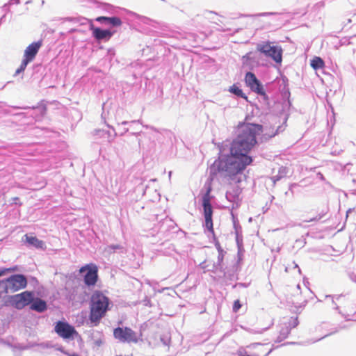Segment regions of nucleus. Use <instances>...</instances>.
Masks as SVG:
<instances>
[{
    "label": "nucleus",
    "instance_id": "a211bd4d",
    "mask_svg": "<svg viewBox=\"0 0 356 356\" xmlns=\"http://www.w3.org/2000/svg\"><path fill=\"white\" fill-rule=\"evenodd\" d=\"M129 15L134 18V19L137 20L139 23L155 27V22L147 17L140 15L134 12H129Z\"/></svg>",
    "mask_w": 356,
    "mask_h": 356
},
{
    "label": "nucleus",
    "instance_id": "c85d7f7f",
    "mask_svg": "<svg viewBox=\"0 0 356 356\" xmlns=\"http://www.w3.org/2000/svg\"><path fill=\"white\" fill-rule=\"evenodd\" d=\"M8 293H10V292H9L8 286L6 282V278L0 280V294Z\"/></svg>",
    "mask_w": 356,
    "mask_h": 356
},
{
    "label": "nucleus",
    "instance_id": "69168bd1",
    "mask_svg": "<svg viewBox=\"0 0 356 356\" xmlns=\"http://www.w3.org/2000/svg\"><path fill=\"white\" fill-rule=\"evenodd\" d=\"M352 182H353V184L354 185H355V186H356V179H353L352 180Z\"/></svg>",
    "mask_w": 356,
    "mask_h": 356
},
{
    "label": "nucleus",
    "instance_id": "13d9d810",
    "mask_svg": "<svg viewBox=\"0 0 356 356\" xmlns=\"http://www.w3.org/2000/svg\"><path fill=\"white\" fill-rule=\"evenodd\" d=\"M325 213H321L319 214H318L316 216H321V219L324 216Z\"/></svg>",
    "mask_w": 356,
    "mask_h": 356
},
{
    "label": "nucleus",
    "instance_id": "4be33fe9",
    "mask_svg": "<svg viewBox=\"0 0 356 356\" xmlns=\"http://www.w3.org/2000/svg\"><path fill=\"white\" fill-rule=\"evenodd\" d=\"M99 8H101L103 10L106 11V13L112 15H118L120 12L122 10L120 8L115 7L111 4L106 3H101Z\"/></svg>",
    "mask_w": 356,
    "mask_h": 356
},
{
    "label": "nucleus",
    "instance_id": "6ab92c4d",
    "mask_svg": "<svg viewBox=\"0 0 356 356\" xmlns=\"http://www.w3.org/2000/svg\"><path fill=\"white\" fill-rule=\"evenodd\" d=\"M14 108L17 109H29L31 108L33 110H35L40 113V117H43L46 113L47 111V106L43 103V101H41L38 104L37 106H24V107H18V106H13Z\"/></svg>",
    "mask_w": 356,
    "mask_h": 356
},
{
    "label": "nucleus",
    "instance_id": "1a4fd4ad",
    "mask_svg": "<svg viewBox=\"0 0 356 356\" xmlns=\"http://www.w3.org/2000/svg\"><path fill=\"white\" fill-rule=\"evenodd\" d=\"M79 273L83 277L86 285L88 286L95 285L98 279V269L96 265L87 264L80 268Z\"/></svg>",
    "mask_w": 356,
    "mask_h": 356
},
{
    "label": "nucleus",
    "instance_id": "052dcab7",
    "mask_svg": "<svg viewBox=\"0 0 356 356\" xmlns=\"http://www.w3.org/2000/svg\"><path fill=\"white\" fill-rule=\"evenodd\" d=\"M6 17V15H3L1 18H0V22L1 23L2 21L3 20V19L5 18Z\"/></svg>",
    "mask_w": 356,
    "mask_h": 356
},
{
    "label": "nucleus",
    "instance_id": "f8f14e48",
    "mask_svg": "<svg viewBox=\"0 0 356 356\" xmlns=\"http://www.w3.org/2000/svg\"><path fill=\"white\" fill-rule=\"evenodd\" d=\"M55 332L64 339H73L77 332L67 322L59 321L54 327Z\"/></svg>",
    "mask_w": 356,
    "mask_h": 356
},
{
    "label": "nucleus",
    "instance_id": "5701e85b",
    "mask_svg": "<svg viewBox=\"0 0 356 356\" xmlns=\"http://www.w3.org/2000/svg\"><path fill=\"white\" fill-rule=\"evenodd\" d=\"M291 332L290 327H288L286 325L283 324V326L281 327L279 335L275 341V343H280L286 339L289 334Z\"/></svg>",
    "mask_w": 356,
    "mask_h": 356
},
{
    "label": "nucleus",
    "instance_id": "e2e57ef3",
    "mask_svg": "<svg viewBox=\"0 0 356 356\" xmlns=\"http://www.w3.org/2000/svg\"><path fill=\"white\" fill-rule=\"evenodd\" d=\"M318 175L320 176V178L321 179H324V177H323V175L321 173H318Z\"/></svg>",
    "mask_w": 356,
    "mask_h": 356
},
{
    "label": "nucleus",
    "instance_id": "0e129e2a",
    "mask_svg": "<svg viewBox=\"0 0 356 356\" xmlns=\"http://www.w3.org/2000/svg\"><path fill=\"white\" fill-rule=\"evenodd\" d=\"M241 30V29H237L235 30L234 33H238Z\"/></svg>",
    "mask_w": 356,
    "mask_h": 356
},
{
    "label": "nucleus",
    "instance_id": "8fccbe9b",
    "mask_svg": "<svg viewBox=\"0 0 356 356\" xmlns=\"http://www.w3.org/2000/svg\"><path fill=\"white\" fill-rule=\"evenodd\" d=\"M161 340L165 346H167L168 344L169 339H165L164 337H161Z\"/></svg>",
    "mask_w": 356,
    "mask_h": 356
},
{
    "label": "nucleus",
    "instance_id": "79ce46f5",
    "mask_svg": "<svg viewBox=\"0 0 356 356\" xmlns=\"http://www.w3.org/2000/svg\"><path fill=\"white\" fill-rule=\"evenodd\" d=\"M12 204H17V205H22V203L19 202V198L17 197H15L12 198Z\"/></svg>",
    "mask_w": 356,
    "mask_h": 356
},
{
    "label": "nucleus",
    "instance_id": "f257e3e1",
    "mask_svg": "<svg viewBox=\"0 0 356 356\" xmlns=\"http://www.w3.org/2000/svg\"><path fill=\"white\" fill-rule=\"evenodd\" d=\"M253 162L252 156L239 152H234L227 144L219 145V156L209 168V179L213 181L220 175L235 180L246 167Z\"/></svg>",
    "mask_w": 356,
    "mask_h": 356
},
{
    "label": "nucleus",
    "instance_id": "ddd939ff",
    "mask_svg": "<svg viewBox=\"0 0 356 356\" xmlns=\"http://www.w3.org/2000/svg\"><path fill=\"white\" fill-rule=\"evenodd\" d=\"M42 45V40H38L30 44L24 51L23 60L27 62L28 63L33 61Z\"/></svg>",
    "mask_w": 356,
    "mask_h": 356
},
{
    "label": "nucleus",
    "instance_id": "864d4df0",
    "mask_svg": "<svg viewBox=\"0 0 356 356\" xmlns=\"http://www.w3.org/2000/svg\"><path fill=\"white\" fill-rule=\"evenodd\" d=\"M206 264V262H205V261L202 262V263L200 264V268H202V269H206L207 266H206V264Z\"/></svg>",
    "mask_w": 356,
    "mask_h": 356
},
{
    "label": "nucleus",
    "instance_id": "0eeeda50",
    "mask_svg": "<svg viewBox=\"0 0 356 356\" xmlns=\"http://www.w3.org/2000/svg\"><path fill=\"white\" fill-rule=\"evenodd\" d=\"M113 336L119 341L127 343H136L140 339L137 333L129 327H118L115 328Z\"/></svg>",
    "mask_w": 356,
    "mask_h": 356
},
{
    "label": "nucleus",
    "instance_id": "20e7f679",
    "mask_svg": "<svg viewBox=\"0 0 356 356\" xmlns=\"http://www.w3.org/2000/svg\"><path fill=\"white\" fill-rule=\"evenodd\" d=\"M124 114V111L122 108H118L115 110H111L108 111V118H106L104 111L102 114V118L104 120V122L106 124L107 127L112 129L113 134H111L109 131L104 130H96L95 134L99 136H104V135H107L108 140L111 141L113 140V138L117 136V132L115 129L113 127V124H117L118 127L120 125H127V124H134L140 122V120H132V121H127L123 120V115Z\"/></svg>",
    "mask_w": 356,
    "mask_h": 356
},
{
    "label": "nucleus",
    "instance_id": "393cba45",
    "mask_svg": "<svg viewBox=\"0 0 356 356\" xmlns=\"http://www.w3.org/2000/svg\"><path fill=\"white\" fill-rule=\"evenodd\" d=\"M226 252L225 251L218 252L217 262L213 264V268H216L219 269L220 273H223L225 274V268L222 266V261L224 259V256Z\"/></svg>",
    "mask_w": 356,
    "mask_h": 356
},
{
    "label": "nucleus",
    "instance_id": "4c0bfd02",
    "mask_svg": "<svg viewBox=\"0 0 356 356\" xmlns=\"http://www.w3.org/2000/svg\"><path fill=\"white\" fill-rule=\"evenodd\" d=\"M278 347H279V346H275L274 345H273V348L271 349H270L264 356H268L274 349L277 348ZM249 356H260V355L257 353H254V354H252V355L250 354Z\"/></svg>",
    "mask_w": 356,
    "mask_h": 356
},
{
    "label": "nucleus",
    "instance_id": "f704fd0d",
    "mask_svg": "<svg viewBox=\"0 0 356 356\" xmlns=\"http://www.w3.org/2000/svg\"><path fill=\"white\" fill-rule=\"evenodd\" d=\"M250 354H248L246 351V350L241 347L237 350V355L238 356H249Z\"/></svg>",
    "mask_w": 356,
    "mask_h": 356
},
{
    "label": "nucleus",
    "instance_id": "aec40b11",
    "mask_svg": "<svg viewBox=\"0 0 356 356\" xmlns=\"http://www.w3.org/2000/svg\"><path fill=\"white\" fill-rule=\"evenodd\" d=\"M286 118H285L284 120V122L281 125H279L276 129L274 131V128H273V130L272 131H266L264 135H263V137L265 138V139H270L273 137H275V136L278 135L279 134L283 132L285 129V127H286V125H284V124L286 123Z\"/></svg>",
    "mask_w": 356,
    "mask_h": 356
},
{
    "label": "nucleus",
    "instance_id": "e433bc0d",
    "mask_svg": "<svg viewBox=\"0 0 356 356\" xmlns=\"http://www.w3.org/2000/svg\"><path fill=\"white\" fill-rule=\"evenodd\" d=\"M143 305L147 307H152L150 298L147 296H145V298L142 300Z\"/></svg>",
    "mask_w": 356,
    "mask_h": 356
},
{
    "label": "nucleus",
    "instance_id": "dca6fc26",
    "mask_svg": "<svg viewBox=\"0 0 356 356\" xmlns=\"http://www.w3.org/2000/svg\"><path fill=\"white\" fill-rule=\"evenodd\" d=\"M96 22L106 25H110L111 27H118L122 24V20L118 17H106L100 16L95 19Z\"/></svg>",
    "mask_w": 356,
    "mask_h": 356
},
{
    "label": "nucleus",
    "instance_id": "c9c22d12",
    "mask_svg": "<svg viewBox=\"0 0 356 356\" xmlns=\"http://www.w3.org/2000/svg\"><path fill=\"white\" fill-rule=\"evenodd\" d=\"M235 234H236V241L238 246L239 247L243 241L242 234H241V233H239L238 232H237V233H235Z\"/></svg>",
    "mask_w": 356,
    "mask_h": 356
},
{
    "label": "nucleus",
    "instance_id": "f03ea898",
    "mask_svg": "<svg viewBox=\"0 0 356 356\" xmlns=\"http://www.w3.org/2000/svg\"><path fill=\"white\" fill-rule=\"evenodd\" d=\"M263 131V126L254 123H243L237 130V136L230 142L222 143L227 144L234 152L249 154L251 149L257 143V136Z\"/></svg>",
    "mask_w": 356,
    "mask_h": 356
},
{
    "label": "nucleus",
    "instance_id": "9d476101",
    "mask_svg": "<svg viewBox=\"0 0 356 356\" xmlns=\"http://www.w3.org/2000/svg\"><path fill=\"white\" fill-rule=\"evenodd\" d=\"M34 292L25 291L20 293L12 296L10 302L16 309H22L26 306H31V302L33 300Z\"/></svg>",
    "mask_w": 356,
    "mask_h": 356
},
{
    "label": "nucleus",
    "instance_id": "603ef678",
    "mask_svg": "<svg viewBox=\"0 0 356 356\" xmlns=\"http://www.w3.org/2000/svg\"><path fill=\"white\" fill-rule=\"evenodd\" d=\"M295 344H298V343H297V342H286V343H284L283 344H282L281 346H286V345H295Z\"/></svg>",
    "mask_w": 356,
    "mask_h": 356
},
{
    "label": "nucleus",
    "instance_id": "473e14b6",
    "mask_svg": "<svg viewBox=\"0 0 356 356\" xmlns=\"http://www.w3.org/2000/svg\"><path fill=\"white\" fill-rule=\"evenodd\" d=\"M242 305L239 300H236L234 302L232 310L234 312H237L241 307Z\"/></svg>",
    "mask_w": 356,
    "mask_h": 356
},
{
    "label": "nucleus",
    "instance_id": "6e6552de",
    "mask_svg": "<svg viewBox=\"0 0 356 356\" xmlns=\"http://www.w3.org/2000/svg\"><path fill=\"white\" fill-rule=\"evenodd\" d=\"M257 50L267 57L271 58L275 63L282 60V49L278 46H271L268 42L258 44Z\"/></svg>",
    "mask_w": 356,
    "mask_h": 356
},
{
    "label": "nucleus",
    "instance_id": "2eb2a0df",
    "mask_svg": "<svg viewBox=\"0 0 356 356\" xmlns=\"http://www.w3.org/2000/svg\"><path fill=\"white\" fill-rule=\"evenodd\" d=\"M92 36L98 41L108 40L114 32L109 29H102L99 27H94L92 25Z\"/></svg>",
    "mask_w": 356,
    "mask_h": 356
},
{
    "label": "nucleus",
    "instance_id": "a18cd8bd",
    "mask_svg": "<svg viewBox=\"0 0 356 356\" xmlns=\"http://www.w3.org/2000/svg\"><path fill=\"white\" fill-rule=\"evenodd\" d=\"M250 285V284H247V283H241V282H238V283H236L234 287H236V286H241V287H248V286Z\"/></svg>",
    "mask_w": 356,
    "mask_h": 356
},
{
    "label": "nucleus",
    "instance_id": "412c9836",
    "mask_svg": "<svg viewBox=\"0 0 356 356\" xmlns=\"http://www.w3.org/2000/svg\"><path fill=\"white\" fill-rule=\"evenodd\" d=\"M343 296L342 294L340 295H326L325 296V300L329 301V305L332 306L334 309L339 312V314H341V312L339 311V307L337 306L336 301L339 300L341 298H342Z\"/></svg>",
    "mask_w": 356,
    "mask_h": 356
},
{
    "label": "nucleus",
    "instance_id": "7ed1b4c3",
    "mask_svg": "<svg viewBox=\"0 0 356 356\" xmlns=\"http://www.w3.org/2000/svg\"><path fill=\"white\" fill-rule=\"evenodd\" d=\"M110 299L99 290L95 291L90 297L89 321L92 326L99 325L109 310Z\"/></svg>",
    "mask_w": 356,
    "mask_h": 356
},
{
    "label": "nucleus",
    "instance_id": "774afa93",
    "mask_svg": "<svg viewBox=\"0 0 356 356\" xmlns=\"http://www.w3.org/2000/svg\"><path fill=\"white\" fill-rule=\"evenodd\" d=\"M24 113H17V115H24Z\"/></svg>",
    "mask_w": 356,
    "mask_h": 356
},
{
    "label": "nucleus",
    "instance_id": "de8ad7c7",
    "mask_svg": "<svg viewBox=\"0 0 356 356\" xmlns=\"http://www.w3.org/2000/svg\"><path fill=\"white\" fill-rule=\"evenodd\" d=\"M273 13H261L255 15L254 16H269L273 15Z\"/></svg>",
    "mask_w": 356,
    "mask_h": 356
},
{
    "label": "nucleus",
    "instance_id": "c756f323",
    "mask_svg": "<svg viewBox=\"0 0 356 356\" xmlns=\"http://www.w3.org/2000/svg\"><path fill=\"white\" fill-rule=\"evenodd\" d=\"M17 270V266H13L11 268H0V277L5 275L6 273L9 272H14Z\"/></svg>",
    "mask_w": 356,
    "mask_h": 356
},
{
    "label": "nucleus",
    "instance_id": "5fc2aeb1",
    "mask_svg": "<svg viewBox=\"0 0 356 356\" xmlns=\"http://www.w3.org/2000/svg\"><path fill=\"white\" fill-rule=\"evenodd\" d=\"M208 271H211L212 273H216L217 271H219V269H217L216 268H213L212 269H208Z\"/></svg>",
    "mask_w": 356,
    "mask_h": 356
},
{
    "label": "nucleus",
    "instance_id": "58836bf2",
    "mask_svg": "<svg viewBox=\"0 0 356 356\" xmlns=\"http://www.w3.org/2000/svg\"><path fill=\"white\" fill-rule=\"evenodd\" d=\"M348 275L351 281L356 283V273L354 272H348Z\"/></svg>",
    "mask_w": 356,
    "mask_h": 356
},
{
    "label": "nucleus",
    "instance_id": "b1692460",
    "mask_svg": "<svg viewBox=\"0 0 356 356\" xmlns=\"http://www.w3.org/2000/svg\"><path fill=\"white\" fill-rule=\"evenodd\" d=\"M229 92L232 94L234 95L237 97H241L244 99H247L248 97L243 92V90L237 86L236 84L232 85L229 88Z\"/></svg>",
    "mask_w": 356,
    "mask_h": 356
},
{
    "label": "nucleus",
    "instance_id": "4468645a",
    "mask_svg": "<svg viewBox=\"0 0 356 356\" xmlns=\"http://www.w3.org/2000/svg\"><path fill=\"white\" fill-rule=\"evenodd\" d=\"M23 241L29 248H34L38 250H44L47 248L45 243L38 239L36 236L26 234L23 236Z\"/></svg>",
    "mask_w": 356,
    "mask_h": 356
},
{
    "label": "nucleus",
    "instance_id": "c03bdc74",
    "mask_svg": "<svg viewBox=\"0 0 356 356\" xmlns=\"http://www.w3.org/2000/svg\"><path fill=\"white\" fill-rule=\"evenodd\" d=\"M9 7H10V5L7 3H5L2 7H1V10L3 12H5V13H7L9 11Z\"/></svg>",
    "mask_w": 356,
    "mask_h": 356
},
{
    "label": "nucleus",
    "instance_id": "a878e982",
    "mask_svg": "<svg viewBox=\"0 0 356 356\" xmlns=\"http://www.w3.org/2000/svg\"><path fill=\"white\" fill-rule=\"evenodd\" d=\"M324 61L320 57H315L311 60V66L314 70H319L324 67Z\"/></svg>",
    "mask_w": 356,
    "mask_h": 356
},
{
    "label": "nucleus",
    "instance_id": "ea45409f",
    "mask_svg": "<svg viewBox=\"0 0 356 356\" xmlns=\"http://www.w3.org/2000/svg\"><path fill=\"white\" fill-rule=\"evenodd\" d=\"M118 131H119L120 136H123L124 134H125L126 133L129 131V128L123 127L122 129H118Z\"/></svg>",
    "mask_w": 356,
    "mask_h": 356
},
{
    "label": "nucleus",
    "instance_id": "72a5a7b5",
    "mask_svg": "<svg viewBox=\"0 0 356 356\" xmlns=\"http://www.w3.org/2000/svg\"><path fill=\"white\" fill-rule=\"evenodd\" d=\"M233 222H234V228L235 229V233H237V232H238L239 233H241L242 232L241 227L239 225L238 222L234 218Z\"/></svg>",
    "mask_w": 356,
    "mask_h": 356
},
{
    "label": "nucleus",
    "instance_id": "338daca9",
    "mask_svg": "<svg viewBox=\"0 0 356 356\" xmlns=\"http://www.w3.org/2000/svg\"><path fill=\"white\" fill-rule=\"evenodd\" d=\"M351 211H352V209H349L347 211V215H348L350 212H351Z\"/></svg>",
    "mask_w": 356,
    "mask_h": 356
},
{
    "label": "nucleus",
    "instance_id": "09e8293b",
    "mask_svg": "<svg viewBox=\"0 0 356 356\" xmlns=\"http://www.w3.org/2000/svg\"><path fill=\"white\" fill-rule=\"evenodd\" d=\"M319 220H321V216H316L313 218L306 220V222H316V221H318Z\"/></svg>",
    "mask_w": 356,
    "mask_h": 356
},
{
    "label": "nucleus",
    "instance_id": "37998d69",
    "mask_svg": "<svg viewBox=\"0 0 356 356\" xmlns=\"http://www.w3.org/2000/svg\"><path fill=\"white\" fill-rule=\"evenodd\" d=\"M250 54L251 52H249L243 56L242 60L243 63H245L246 61L250 59Z\"/></svg>",
    "mask_w": 356,
    "mask_h": 356
},
{
    "label": "nucleus",
    "instance_id": "3c124183",
    "mask_svg": "<svg viewBox=\"0 0 356 356\" xmlns=\"http://www.w3.org/2000/svg\"><path fill=\"white\" fill-rule=\"evenodd\" d=\"M226 197L227 199L229 200V201H232V198H234V197L232 196V195L231 193H227L226 194Z\"/></svg>",
    "mask_w": 356,
    "mask_h": 356
},
{
    "label": "nucleus",
    "instance_id": "bf43d9fd",
    "mask_svg": "<svg viewBox=\"0 0 356 356\" xmlns=\"http://www.w3.org/2000/svg\"><path fill=\"white\" fill-rule=\"evenodd\" d=\"M268 329V327H265V328L262 329L260 332H258V333H262L263 332L266 331Z\"/></svg>",
    "mask_w": 356,
    "mask_h": 356
},
{
    "label": "nucleus",
    "instance_id": "6e6d98bb",
    "mask_svg": "<svg viewBox=\"0 0 356 356\" xmlns=\"http://www.w3.org/2000/svg\"><path fill=\"white\" fill-rule=\"evenodd\" d=\"M140 132H141V131H136L131 132V134L138 136L140 134Z\"/></svg>",
    "mask_w": 356,
    "mask_h": 356
},
{
    "label": "nucleus",
    "instance_id": "cd10ccee",
    "mask_svg": "<svg viewBox=\"0 0 356 356\" xmlns=\"http://www.w3.org/2000/svg\"><path fill=\"white\" fill-rule=\"evenodd\" d=\"M284 324L286 325L288 327H290V330H291L292 328H295L298 325L299 321L298 317H291L289 319V321Z\"/></svg>",
    "mask_w": 356,
    "mask_h": 356
},
{
    "label": "nucleus",
    "instance_id": "bb28decb",
    "mask_svg": "<svg viewBox=\"0 0 356 356\" xmlns=\"http://www.w3.org/2000/svg\"><path fill=\"white\" fill-rule=\"evenodd\" d=\"M64 22H70L75 24H84L88 19L81 17H68L63 19Z\"/></svg>",
    "mask_w": 356,
    "mask_h": 356
},
{
    "label": "nucleus",
    "instance_id": "423d86ee",
    "mask_svg": "<svg viewBox=\"0 0 356 356\" xmlns=\"http://www.w3.org/2000/svg\"><path fill=\"white\" fill-rule=\"evenodd\" d=\"M246 86L256 93L259 97V102L263 104L266 108H270V99L266 92L264 85L252 72H246L244 79Z\"/></svg>",
    "mask_w": 356,
    "mask_h": 356
},
{
    "label": "nucleus",
    "instance_id": "39448f33",
    "mask_svg": "<svg viewBox=\"0 0 356 356\" xmlns=\"http://www.w3.org/2000/svg\"><path fill=\"white\" fill-rule=\"evenodd\" d=\"M204 187L206 188V192L202 197V206L203 208V215L204 218L203 226L205 227V229H207V231L213 235L215 247L217 249L218 252H223L224 250L222 248L218 238H216L213 229V209L211 203V199L212 197L211 196V186L210 184H205Z\"/></svg>",
    "mask_w": 356,
    "mask_h": 356
},
{
    "label": "nucleus",
    "instance_id": "7c9ffc66",
    "mask_svg": "<svg viewBox=\"0 0 356 356\" xmlns=\"http://www.w3.org/2000/svg\"><path fill=\"white\" fill-rule=\"evenodd\" d=\"M28 64L29 63L27 62L22 60L19 67L15 71V76H17V75L22 73L25 70Z\"/></svg>",
    "mask_w": 356,
    "mask_h": 356
},
{
    "label": "nucleus",
    "instance_id": "49530a36",
    "mask_svg": "<svg viewBox=\"0 0 356 356\" xmlns=\"http://www.w3.org/2000/svg\"><path fill=\"white\" fill-rule=\"evenodd\" d=\"M8 3L11 6V5H13V4H19L20 3V0H9V1L8 2Z\"/></svg>",
    "mask_w": 356,
    "mask_h": 356
},
{
    "label": "nucleus",
    "instance_id": "2f4dec72",
    "mask_svg": "<svg viewBox=\"0 0 356 356\" xmlns=\"http://www.w3.org/2000/svg\"><path fill=\"white\" fill-rule=\"evenodd\" d=\"M108 249L113 250V252H116L117 250H120V252H123L124 247L119 244H112L108 245Z\"/></svg>",
    "mask_w": 356,
    "mask_h": 356
},
{
    "label": "nucleus",
    "instance_id": "f3484780",
    "mask_svg": "<svg viewBox=\"0 0 356 356\" xmlns=\"http://www.w3.org/2000/svg\"><path fill=\"white\" fill-rule=\"evenodd\" d=\"M33 301L31 302L30 309L33 311L42 313L47 309V303L45 300L38 297L33 296Z\"/></svg>",
    "mask_w": 356,
    "mask_h": 356
},
{
    "label": "nucleus",
    "instance_id": "a19ab883",
    "mask_svg": "<svg viewBox=\"0 0 356 356\" xmlns=\"http://www.w3.org/2000/svg\"><path fill=\"white\" fill-rule=\"evenodd\" d=\"M264 346V344L261 343H250V345L247 346V348H250V349H254L257 346Z\"/></svg>",
    "mask_w": 356,
    "mask_h": 356
},
{
    "label": "nucleus",
    "instance_id": "4d7b16f0",
    "mask_svg": "<svg viewBox=\"0 0 356 356\" xmlns=\"http://www.w3.org/2000/svg\"><path fill=\"white\" fill-rule=\"evenodd\" d=\"M273 179H274V181H277V180H280V177H279V176H275V177H273Z\"/></svg>",
    "mask_w": 356,
    "mask_h": 356
},
{
    "label": "nucleus",
    "instance_id": "680f3d73",
    "mask_svg": "<svg viewBox=\"0 0 356 356\" xmlns=\"http://www.w3.org/2000/svg\"><path fill=\"white\" fill-rule=\"evenodd\" d=\"M295 268H298L299 273H301V270L297 264H296Z\"/></svg>",
    "mask_w": 356,
    "mask_h": 356
},
{
    "label": "nucleus",
    "instance_id": "9b49d317",
    "mask_svg": "<svg viewBox=\"0 0 356 356\" xmlns=\"http://www.w3.org/2000/svg\"><path fill=\"white\" fill-rule=\"evenodd\" d=\"M9 292L14 293L25 289L27 286V278L23 274H13L6 278Z\"/></svg>",
    "mask_w": 356,
    "mask_h": 356
}]
</instances>
